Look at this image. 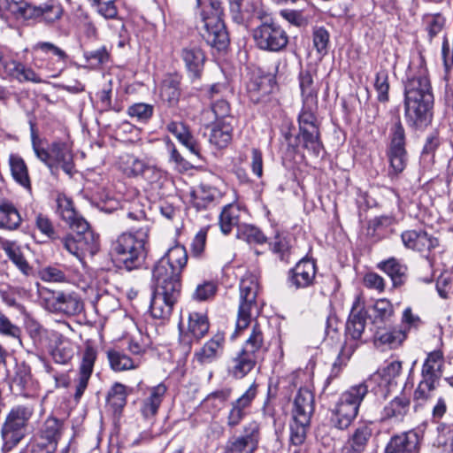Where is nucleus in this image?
<instances>
[{
  "label": "nucleus",
  "instance_id": "1",
  "mask_svg": "<svg viewBox=\"0 0 453 453\" xmlns=\"http://www.w3.org/2000/svg\"><path fill=\"white\" fill-rule=\"evenodd\" d=\"M128 219L139 226H131L134 234L125 232L111 242V251L115 259L127 271L139 268L146 257L145 244L149 237L151 221L142 211L128 212Z\"/></svg>",
  "mask_w": 453,
  "mask_h": 453
},
{
  "label": "nucleus",
  "instance_id": "2",
  "mask_svg": "<svg viewBox=\"0 0 453 453\" xmlns=\"http://www.w3.org/2000/svg\"><path fill=\"white\" fill-rule=\"evenodd\" d=\"M419 66L418 73L407 81L404 89L405 117L416 127H426L430 122L434 104L428 71L422 58Z\"/></svg>",
  "mask_w": 453,
  "mask_h": 453
},
{
  "label": "nucleus",
  "instance_id": "3",
  "mask_svg": "<svg viewBox=\"0 0 453 453\" xmlns=\"http://www.w3.org/2000/svg\"><path fill=\"white\" fill-rule=\"evenodd\" d=\"M239 289V306L234 332L236 335L257 319L262 309L258 300L259 284L256 275L245 274L241 280Z\"/></svg>",
  "mask_w": 453,
  "mask_h": 453
},
{
  "label": "nucleus",
  "instance_id": "4",
  "mask_svg": "<svg viewBox=\"0 0 453 453\" xmlns=\"http://www.w3.org/2000/svg\"><path fill=\"white\" fill-rule=\"evenodd\" d=\"M368 394V385L359 383L343 391L332 411L331 422L338 429L348 428L357 418L361 403Z\"/></svg>",
  "mask_w": 453,
  "mask_h": 453
},
{
  "label": "nucleus",
  "instance_id": "5",
  "mask_svg": "<svg viewBox=\"0 0 453 453\" xmlns=\"http://www.w3.org/2000/svg\"><path fill=\"white\" fill-rule=\"evenodd\" d=\"M33 415L30 405H16L10 410L1 430L4 451L11 450L25 437Z\"/></svg>",
  "mask_w": 453,
  "mask_h": 453
},
{
  "label": "nucleus",
  "instance_id": "6",
  "mask_svg": "<svg viewBox=\"0 0 453 453\" xmlns=\"http://www.w3.org/2000/svg\"><path fill=\"white\" fill-rule=\"evenodd\" d=\"M154 291L150 302V313L155 319H166L180 294V282L154 278Z\"/></svg>",
  "mask_w": 453,
  "mask_h": 453
},
{
  "label": "nucleus",
  "instance_id": "7",
  "mask_svg": "<svg viewBox=\"0 0 453 453\" xmlns=\"http://www.w3.org/2000/svg\"><path fill=\"white\" fill-rule=\"evenodd\" d=\"M443 365L444 357L441 351L434 350L427 355L422 366V379L414 391L416 401L424 402L431 397L442 375Z\"/></svg>",
  "mask_w": 453,
  "mask_h": 453
},
{
  "label": "nucleus",
  "instance_id": "8",
  "mask_svg": "<svg viewBox=\"0 0 453 453\" xmlns=\"http://www.w3.org/2000/svg\"><path fill=\"white\" fill-rule=\"evenodd\" d=\"M188 262V253L184 246L176 244L155 265L152 272L154 278L180 282V274Z\"/></svg>",
  "mask_w": 453,
  "mask_h": 453
},
{
  "label": "nucleus",
  "instance_id": "9",
  "mask_svg": "<svg viewBox=\"0 0 453 453\" xmlns=\"http://www.w3.org/2000/svg\"><path fill=\"white\" fill-rule=\"evenodd\" d=\"M33 50L35 52V66L47 70L50 73V77H58L65 68L67 54L55 44L47 42H37Z\"/></svg>",
  "mask_w": 453,
  "mask_h": 453
},
{
  "label": "nucleus",
  "instance_id": "10",
  "mask_svg": "<svg viewBox=\"0 0 453 453\" xmlns=\"http://www.w3.org/2000/svg\"><path fill=\"white\" fill-rule=\"evenodd\" d=\"M388 157L390 163V175H398L405 169L408 156L405 150V132L400 121H396L390 129Z\"/></svg>",
  "mask_w": 453,
  "mask_h": 453
},
{
  "label": "nucleus",
  "instance_id": "11",
  "mask_svg": "<svg viewBox=\"0 0 453 453\" xmlns=\"http://www.w3.org/2000/svg\"><path fill=\"white\" fill-rule=\"evenodd\" d=\"M257 47L264 50L279 51L288 44L286 32L274 23H263L253 33Z\"/></svg>",
  "mask_w": 453,
  "mask_h": 453
},
{
  "label": "nucleus",
  "instance_id": "12",
  "mask_svg": "<svg viewBox=\"0 0 453 453\" xmlns=\"http://www.w3.org/2000/svg\"><path fill=\"white\" fill-rule=\"evenodd\" d=\"M201 16L204 23L202 36L206 43L218 51L225 50L229 44V36L222 19L209 17L205 12Z\"/></svg>",
  "mask_w": 453,
  "mask_h": 453
},
{
  "label": "nucleus",
  "instance_id": "13",
  "mask_svg": "<svg viewBox=\"0 0 453 453\" xmlns=\"http://www.w3.org/2000/svg\"><path fill=\"white\" fill-rule=\"evenodd\" d=\"M210 323L207 315L203 312H190L188 315V334H180L179 344L180 351L187 356L192 348V338L200 340L209 331Z\"/></svg>",
  "mask_w": 453,
  "mask_h": 453
},
{
  "label": "nucleus",
  "instance_id": "14",
  "mask_svg": "<svg viewBox=\"0 0 453 453\" xmlns=\"http://www.w3.org/2000/svg\"><path fill=\"white\" fill-rule=\"evenodd\" d=\"M317 266L313 260L302 258L288 271L287 284L288 288L298 290L311 287L315 282Z\"/></svg>",
  "mask_w": 453,
  "mask_h": 453
},
{
  "label": "nucleus",
  "instance_id": "15",
  "mask_svg": "<svg viewBox=\"0 0 453 453\" xmlns=\"http://www.w3.org/2000/svg\"><path fill=\"white\" fill-rule=\"evenodd\" d=\"M0 74L3 78L14 80L19 83L33 82L42 83L43 80L31 67L27 66L16 59H4L2 62Z\"/></svg>",
  "mask_w": 453,
  "mask_h": 453
},
{
  "label": "nucleus",
  "instance_id": "16",
  "mask_svg": "<svg viewBox=\"0 0 453 453\" xmlns=\"http://www.w3.org/2000/svg\"><path fill=\"white\" fill-rule=\"evenodd\" d=\"M405 248L419 253H429L439 244L437 238L423 230H406L401 234Z\"/></svg>",
  "mask_w": 453,
  "mask_h": 453
},
{
  "label": "nucleus",
  "instance_id": "17",
  "mask_svg": "<svg viewBox=\"0 0 453 453\" xmlns=\"http://www.w3.org/2000/svg\"><path fill=\"white\" fill-rule=\"evenodd\" d=\"M367 311L359 297L352 304L346 323V334L353 340H360L366 326Z\"/></svg>",
  "mask_w": 453,
  "mask_h": 453
},
{
  "label": "nucleus",
  "instance_id": "18",
  "mask_svg": "<svg viewBox=\"0 0 453 453\" xmlns=\"http://www.w3.org/2000/svg\"><path fill=\"white\" fill-rule=\"evenodd\" d=\"M224 346V334H217L195 352L194 360L202 365L211 364L222 356Z\"/></svg>",
  "mask_w": 453,
  "mask_h": 453
},
{
  "label": "nucleus",
  "instance_id": "19",
  "mask_svg": "<svg viewBox=\"0 0 453 453\" xmlns=\"http://www.w3.org/2000/svg\"><path fill=\"white\" fill-rule=\"evenodd\" d=\"M166 391L167 388L163 383L147 388L140 406V412L144 418L152 419L157 415Z\"/></svg>",
  "mask_w": 453,
  "mask_h": 453
},
{
  "label": "nucleus",
  "instance_id": "20",
  "mask_svg": "<svg viewBox=\"0 0 453 453\" xmlns=\"http://www.w3.org/2000/svg\"><path fill=\"white\" fill-rule=\"evenodd\" d=\"M96 359V349L92 346H87L82 354L81 363L80 365L78 382L74 395L76 400H79L82 396L85 389L88 387V382L93 372Z\"/></svg>",
  "mask_w": 453,
  "mask_h": 453
},
{
  "label": "nucleus",
  "instance_id": "21",
  "mask_svg": "<svg viewBox=\"0 0 453 453\" xmlns=\"http://www.w3.org/2000/svg\"><path fill=\"white\" fill-rule=\"evenodd\" d=\"M314 411V395L307 388H301L294 399L293 418H299L301 422L311 420Z\"/></svg>",
  "mask_w": 453,
  "mask_h": 453
},
{
  "label": "nucleus",
  "instance_id": "22",
  "mask_svg": "<svg viewBox=\"0 0 453 453\" xmlns=\"http://www.w3.org/2000/svg\"><path fill=\"white\" fill-rule=\"evenodd\" d=\"M418 436L414 432L393 436L386 446V453H418Z\"/></svg>",
  "mask_w": 453,
  "mask_h": 453
},
{
  "label": "nucleus",
  "instance_id": "23",
  "mask_svg": "<svg viewBox=\"0 0 453 453\" xmlns=\"http://www.w3.org/2000/svg\"><path fill=\"white\" fill-rule=\"evenodd\" d=\"M257 359L253 355L241 349L229 360L228 373L235 379H242L255 367Z\"/></svg>",
  "mask_w": 453,
  "mask_h": 453
},
{
  "label": "nucleus",
  "instance_id": "24",
  "mask_svg": "<svg viewBox=\"0 0 453 453\" xmlns=\"http://www.w3.org/2000/svg\"><path fill=\"white\" fill-rule=\"evenodd\" d=\"M72 229L77 234L84 255L87 253L94 255L97 252L98 236L90 229L88 223L85 219H79Z\"/></svg>",
  "mask_w": 453,
  "mask_h": 453
},
{
  "label": "nucleus",
  "instance_id": "25",
  "mask_svg": "<svg viewBox=\"0 0 453 453\" xmlns=\"http://www.w3.org/2000/svg\"><path fill=\"white\" fill-rule=\"evenodd\" d=\"M181 58L190 77L199 78L205 61L203 50L197 46H188L182 50Z\"/></svg>",
  "mask_w": 453,
  "mask_h": 453
},
{
  "label": "nucleus",
  "instance_id": "26",
  "mask_svg": "<svg viewBox=\"0 0 453 453\" xmlns=\"http://www.w3.org/2000/svg\"><path fill=\"white\" fill-rule=\"evenodd\" d=\"M180 77L178 74H167L160 85V97L169 106L177 105L180 95Z\"/></svg>",
  "mask_w": 453,
  "mask_h": 453
},
{
  "label": "nucleus",
  "instance_id": "27",
  "mask_svg": "<svg viewBox=\"0 0 453 453\" xmlns=\"http://www.w3.org/2000/svg\"><path fill=\"white\" fill-rule=\"evenodd\" d=\"M410 409V399L405 395L395 396L381 411V420L401 421Z\"/></svg>",
  "mask_w": 453,
  "mask_h": 453
},
{
  "label": "nucleus",
  "instance_id": "28",
  "mask_svg": "<svg viewBox=\"0 0 453 453\" xmlns=\"http://www.w3.org/2000/svg\"><path fill=\"white\" fill-rule=\"evenodd\" d=\"M166 129L168 132L173 134L192 154L196 156L199 155V145L186 125L182 122L172 121L167 124Z\"/></svg>",
  "mask_w": 453,
  "mask_h": 453
},
{
  "label": "nucleus",
  "instance_id": "29",
  "mask_svg": "<svg viewBox=\"0 0 453 453\" xmlns=\"http://www.w3.org/2000/svg\"><path fill=\"white\" fill-rule=\"evenodd\" d=\"M51 157L53 166H60L64 172L71 174L73 164V154L66 142H55L51 144Z\"/></svg>",
  "mask_w": 453,
  "mask_h": 453
},
{
  "label": "nucleus",
  "instance_id": "30",
  "mask_svg": "<svg viewBox=\"0 0 453 453\" xmlns=\"http://www.w3.org/2000/svg\"><path fill=\"white\" fill-rule=\"evenodd\" d=\"M402 371V363L400 361H392L388 363L381 371L373 373L366 381L368 388L373 384H378L379 388H386L391 383V380L399 376Z\"/></svg>",
  "mask_w": 453,
  "mask_h": 453
},
{
  "label": "nucleus",
  "instance_id": "31",
  "mask_svg": "<svg viewBox=\"0 0 453 453\" xmlns=\"http://www.w3.org/2000/svg\"><path fill=\"white\" fill-rule=\"evenodd\" d=\"M57 308L55 312L73 316L82 311L83 303L77 294L60 291L58 295Z\"/></svg>",
  "mask_w": 453,
  "mask_h": 453
},
{
  "label": "nucleus",
  "instance_id": "32",
  "mask_svg": "<svg viewBox=\"0 0 453 453\" xmlns=\"http://www.w3.org/2000/svg\"><path fill=\"white\" fill-rule=\"evenodd\" d=\"M193 204L197 209H205L221 197V193L216 188L201 184L192 192Z\"/></svg>",
  "mask_w": 453,
  "mask_h": 453
},
{
  "label": "nucleus",
  "instance_id": "33",
  "mask_svg": "<svg viewBox=\"0 0 453 453\" xmlns=\"http://www.w3.org/2000/svg\"><path fill=\"white\" fill-rule=\"evenodd\" d=\"M242 350L259 358L266 349L265 346V337L261 326L258 323L252 326L250 334L245 341Z\"/></svg>",
  "mask_w": 453,
  "mask_h": 453
},
{
  "label": "nucleus",
  "instance_id": "34",
  "mask_svg": "<svg viewBox=\"0 0 453 453\" xmlns=\"http://www.w3.org/2000/svg\"><path fill=\"white\" fill-rule=\"evenodd\" d=\"M139 177L153 190L161 189L167 180L166 173L150 160L145 164Z\"/></svg>",
  "mask_w": 453,
  "mask_h": 453
},
{
  "label": "nucleus",
  "instance_id": "35",
  "mask_svg": "<svg viewBox=\"0 0 453 453\" xmlns=\"http://www.w3.org/2000/svg\"><path fill=\"white\" fill-rule=\"evenodd\" d=\"M20 223L21 217L16 207L8 201H0V229L15 230Z\"/></svg>",
  "mask_w": 453,
  "mask_h": 453
},
{
  "label": "nucleus",
  "instance_id": "36",
  "mask_svg": "<svg viewBox=\"0 0 453 453\" xmlns=\"http://www.w3.org/2000/svg\"><path fill=\"white\" fill-rule=\"evenodd\" d=\"M9 165L15 181L23 188L30 189L31 182L28 170L23 158L17 154H11L9 157Z\"/></svg>",
  "mask_w": 453,
  "mask_h": 453
},
{
  "label": "nucleus",
  "instance_id": "37",
  "mask_svg": "<svg viewBox=\"0 0 453 453\" xmlns=\"http://www.w3.org/2000/svg\"><path fill=\"white\" fill-rule=\"evenodd\" d=\"M34 14L49 24L58 21L63 15V8L57 0H47L45 3L34 7Z\"/></svg>",
  "mask_w": 453,
  "mask_h": 453
},
{
  "label": "nucleus",
  "instance_id": "38",
  "mask_svg": "<svg viewBox=\"0 0 453 453\" xmlns=\"http://www.w3.org/2000/svg\"><path fill=\"white\" fill-rule=\"evenodd\" d=\"M376 341L390 349L399 347L407 338L406 329L392 327L389 329H378L375 334Z\"/></svg>",
  "mask_w": 453,
  "mask_h": 453
},
{
  "label": "nucleus",
  "instance_id": "39",
  "mask_svg": "<svg viewBox=\"0 0 453 453\" xmlns=\"http://www.w3.org/2000/svg\"><path fill=\"white\" fill-rule=\"evenodd\" d=\"M57 213L65 221L70 228L73 227L79 219H84L74 210L73 202L70 198L64 195L58 196L57 198Z\"/></svg>",
  "mask_w": 453,
  "mask_h": 453
},
{
  "label": "nucleus",
  "instance_id": "40",
  "mask_svg": "<svg viewBox=\"0 0 453 453\" xmlns=\"http://www.w3.org/2000/svg\"><path fill=\"white\" fill-rule=\"evenodd\" d=\"M270 248L280 260L288 263L294 253L291 238L283 234H277L270 242Z\"/></svg>",
  "mask_w": 453,
  "mask_h": 453
},
{
  "label": "nucleus",
  "instance_id": "41",
  "mask_svg": "<svg viewBox=\"0 0 453 453\" xmlns=\"http://www.w3.org/2000/svg\"><path fill=\"white\" fill-rule=\"evenodd\" d=\"M240 209L235 203H228L223 207L219 215V225L224 234H229L233 227L238 226Z\"/></svg>",
  "mask_w": 453,
  "mask_h": 453
},
{
  "label": "nucleus",
  "instance_id": "42",
  "mask_svg": "<svg viewBox=\"0 0 453 453\" xmlns=\"http://www.w3.org/2000/svg\"><path fill=\"white\" fill-rule=\"evenodd\" d=\"M379 268L391 278L395 287L401 286L404 282L407 268L395 258L391 257L380 263Z\"/></svg>",
  "mask_w": 453,
  "mask_h": 453
},
{
  "label": "nucleus",
  "instance_id": "43",
  "mask_svg": "<svg viewBox=\"0 0 453 453\" xmlns=\"http://www.w3.org/2000/svg\"><path fill=\"white\" fill-rule=\"evenodd\" d=\"M232 127L226 122H218L211 130L209 141L219 149L226 147L232 140Z\"/></svg>",
  "mask_w": 453,
  "mask_h": 453
},
{
  "label": "nucleus",
  "instance_id": "44",
  "mask_svg": "<svg viewBox=\"0 0 453 453\" xmlns=\"http://www.w3.org/2000/svg\"><path fill=\"white\" fill-rule=\"evenodd\" d=\"M63 431V421L54 417H49L43 423L39 438L58 445Z\"/></svg>",
  "mask_w": 453,
  "mask_h": 453
},
{
  "label": "nucleus",
  "instance_id": "45",
  "mask_svg": "<svg viewBox=\"0 0 453 453\" xmlns=\"http://www.w3.org/2000/svg\"><path fill=\"white\" fill-rule=\"evenodd\" d=\"M148 159L127 154L121 157L120 169L129 178H139Z\"/></svg>",
  "mask_w": 453,
  "mask_h": 453
},
{
  "label": "nucleus",
  "instance_id": "46",
  "mask_svg": "<svg viewBox=\"0 0 453 453\" xmlns=\"http://www.w3.org/2000/svg\"><path fill=\"white\" fill-rule=\"evenodd\" d=\"M107 357L111 369L115 372L134 369L138 366V364L135 361L131 359L125 353L119 350H108Z\"/></svg>",
  "mask_w": 453,
  "mask_h": 453
},
{
  "label": "nucleus",
  "instance_id": "47",
  "mask_svg": "<svg viewBox=\"0 0 453 453\" xmlns=\"http://www.w3.org/2000/svg\"><path fill=\"white\" fill-rule=\"evenodd\" d=\"M299 85L303 104H316L317 89L314 87L313 78L310 72L303 71L300 73Z\"/></svg>",
  "mask_w": 453,
  "mask_h": 453
},
{
  "label": "nucleus",
  "instance_id": "48",
  "mask_svg": "<svg viewBox=\"0 0 453 453\" xmlns=\"http://www.w3.org/2000/svg\"><path fill=\"white\" fill-rule=\"evenodd\" d=\"M3 250L7 257L24 274L27 275L30 273L31 267L25 259L19 245L13 242L8 241L3 244Z\"/></svg>",
  "mask_w": 453,
  "mask_h": 453
},
{
  "label": "nucleus",
  "instance_id": "49",
  "mask_svg": "<svg viewBox=\"0 0 453 453\" xmlns=\"http://www.w3.org/2000/svg\"><path fill=\"white\" fill-rule=\"evenodd\" d=\"M299 139L304 149L315 156H319L323 148L319 139V128L314 130L299 131Z\"/></svg>",
  "mask_w": 453,
  "mask_h": 453
},
{
  "label": "nucleus",
  "instance_id": "50",
  "mask_svg": "<svg viewBox=\"0 0 453 453\" xmlns=\"http://www.w3.org/2000/svg\"><path fill=\"white\" fill-rule=\"evenodd\" d=\"M31 383L30 370L27 366L22 365L18 367L15 375L11 382V389L16 395L24 394L27 388Z\"/></svg>",
  "mask_w": 453,
  "mask_h": 453
},
{
  "label": "nucleus",
  "instance_id": "51",
  "mask_svg": "<svg viewBox=\"0 0 453 453\" xmlns=\"http://www.w3.org/2000/svg\"><path fill=\"white\" fill-rule=\"evenodd\" d=\"M237 237L248 243L262 244L267 241L262 231L252 225H242L238 226Z\"/></svg>",
  "mask_w": 453,
  "mask_h": 453
},
{
  "label": "nucleus",
  "instance_id": "52",
  "mask_svg": "<svg viewBox=\"0 0 453 453\" xmlns=\"http://www.w3.org/2000/svg\"><path fill=\"white\" fill-rule=\"evenodd\" d=\"M313 47L320 57L328 52L330 34L324 27H315L312 30Z\"/></svg>",
  "mask_w": 453,
  "mask_h": 453
},
{
  "label": "nucleus",
  "instance_id": "53",
  "mask_svg": "<svg viewBox=\"0 0 453 453\" xmlns=\"http://www.w3.org/2000/svg\"><path fill=\"white\" fill-rule=\"evenodd\" d=\"M314 104H303V109L298 117L299 131L314 130L319 128L317 117L312 107Z\"/></svg>",
  "mask_w": 453,
  "mask_h": 453
},
{
  "label": "nucleus",
  "instance_id": "54",
  "mask_svg": "<svg viewBox=\"0 0 453 453\" xmlns=\"http://www.w3.org/2000/svg\"><path fill=\"white\" fill-rule=\"evenodd\" d=\"M238 438L257 449L260 440V424L256 420L248 422L243 426L242 434Z\"/></svg>",
  "mask_w": 453,
  "mask_h": 453
},
{
  "label": "nucleus",
  "instance_id": "55",
  "mask_svg": "<svg viewBox=\"0 0 453 453\" xmlns=\"http://www.w3.org/2000/svg\"><path fill=\"white\" fill-rule=\"evenodd\" d=\"M374 323L388 322L394 316L393 304L388 299H380L373 304Z\"/></svg>",
  "mask_w": 453,
  "mask_h": 453
},
{
  "label": "nucleus",
  "instance_id": "56",
  "mask_svg": "<svg viewBox=\"0 0 453 453\" xmlns=\"http://www.w3.org/2000/svg\"><path fill=\"white\" fill-rule=\"evenodd\" d=\"M371 436L372 429L367 425H361L354 430L347 440L364 452Z\"/></svg>",
  "mask_w": 453,
  "mask_h": 453
},
{
  "label": "nucleus",
  "instance_id": "57",
  "mask_svg": "<svg viewBox=\"0 0 453 453\" xmlns=\"http://www.w3.org/2000/svg\"><path fill=\"white\" fill-rule=\"evenodd\" d=\"M310 423L311 420L301 422L299 418H293V423L290 426V441L292 444L298 446L304 442Z\"/></svg>",
  "mask_w": 453,
  "mask_h": 453
},
{
  "label": "nucleus",
  "instance_id": "58",
  "mask_svg": "<svg viewBox=\"0 0 453 453\" xmlns=\"http://www.w3.org/2000/svg\"><path fill=\"white\" fill-rule=\"evenodd\" d=\"M60 291H54L37 284V293L41 304L50 312H55L58 305V295Z\"/></svg>",
  "mask_w": 453,
  "mask_h": 453
},
{
  "label": "nucleus",
  "instance_id": "59",
  "mask_svg": "<svg viewBox=\"0 0 453 453\" xmlns=\"http://www.w3.org/2000/svg\"><path fill=\"white\" fill-rule=\"evenodd\" d=\"M39 277L42 281L53 283H64L68 281L65 273L56 266H45L39 273Z\"/></svg>",
  "mask_w": 453,
  "mask_h": 453
},
{
  "label": "nucleus",
  "instance_id": "60",
  "mask_svg": "<svg viewBox=\"0 0 453 453\" xmlns=\"http://www.w3.org/2000/svg\"><path fill=\"white\" fill-rule=\"evenodd\" d=\"M374 88L378 93L377 98L380 102L386 103L388 101L389 82L387 70L381 69L376 73Z\"/></svg>",
  "mask_w": 453,
  "mask_h": 453
},
{
  "label": "nucleus",
  "instance_id": "61",
  "mask_svg": "<svg viewBox=\"0 0 453 453\" xmlns=\"http://www.w3.org/2000/svg\"><path fill=\"white\" fill-rule=\"evenodd\" d=\"M153 111V105L144 103L134 104L127 109V114L141 122L148 121L152 117Z\"/></svg>",
  "mask_w": 453,
  "mask_h": 453
},
{
  "label": "nucleus",
  "instance_id": "62",
  "mask_svg": "<svg viewBox=\"0 0 453 453\" xmlns=\"http://www.w3.org/2000/svg\"><path fill=\"white\" fill-rule=\"evenodd\" d=\"M424 23L431 41L442 30L445 25V18L440 13L428 14L425 17Z\"/></svg>",
  "mask_w": 453,
  "mask_h": 453
},
{
  "label": "nucleus",
  "instance_id": "63",
  "mask_svg": "<svg viewBox=\"0 0 453 453\" xmlns=\"http://www.w3.org/2000/svg\"><path fill=\"white\" fill-rule=\"evenodd\" d=\"M108 402L115 409L122 408L127 402L126 387L116 383L108 393Z\"/></svg>",
  "mask_w": 453,
  "mask_h": 453
},
{
  "label": "nucleus",
  "instance_id": "64",
  "mask_svg": "<svg viewBox=\"0 0 453 453\" xmlns=\"http://www.w3.org/2000/svg\"><path fill=\"white\" fill-rule=\"evenodd\" d=\"M257 385L254 382L238 399L232 402V403L248 414V410L251 406L254 399L257 397Z\"/></svg>",
  "mask_w": 453,
  "mask_h": 453
}]
</instances>
